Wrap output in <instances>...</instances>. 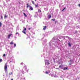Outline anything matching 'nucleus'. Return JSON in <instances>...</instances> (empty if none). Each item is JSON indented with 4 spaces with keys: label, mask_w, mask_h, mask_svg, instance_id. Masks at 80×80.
Returning a JSON list of instances; mask_svg holds the SVG:
<instances>
[{
    "label": "nucleus",
    "mask_w": 80,
    "mask_h": 80,
    "mask_svg": "<svg viewBox=\"0 0 80 80\" xmlns=\"http://www.w3.org/2000/svg\"><path fill=\"white\" fill-rule=\"evenodd\" d=\"M75 33H77V32H78V31H75Z\"/></svg>",
    "instance_id": "34"
},
{
    "label": "nucleus",
    "mask_w": 80,
    "mask_h": 80,
    "mask_svg": "<svg viewBox=\"0 0 80 80\" xmlns=\"http://www.w3.org/2000/svg\"><path fill=\"white\" fill-rule=\"evenodd\" d=\"M54 77H55L56 78H57V77H58V76L57 75H55Z\"/></svg>",
    "instance_id": "20"
},
{
    "label": "nucleus",
    "mask_w": 80,
    "mask_h": 80,
    "mask_svg": "<svg viewBox=\"0 0 80 80\" xmlns=\"http://www.w3.org/2000/svg\"><path fill=\"white\" fill-rule=\"evenodd\" d=\"M30 38V37H28L27 38Z\"/></svg>",
    "instance_id": "49"
},
{
    "label": "nucleus",
    "mask_w": 80,
    "mask_h": 80,
    "mask_svg": "<svg viewBox=\"0 0 80 80\" xmlns=\"http://www.w3.org/2000/svg\"><path fill=\"white\" fill-rule=\"evenodd\" d=\"M9 77H10V76H9Z\"/></svg>",
    "instance_id": "56"
},
{
    "label": "nucleus",
    "mask_w": 80,
    "mask_h": 80,
    "mask_svg": "<svg viewBox=\"0 0 80 80\" xmlns=\"http://www.w3.org/2000/svg\"><path fill=\"white\" fill-rule=\"evenodd\" d=\"M32 2L33 4H35V2H33V1H32Z\"/></svg>",
    "instance_id": "30"
},
{
    "label": "nucleus",
    "mask_w": 80,
    "mask_h": 80,
    "mask_svg": "<svg viewBox=\"0 0 80 80\" xmlns=\"http://www.w3.org/2000/svg\"><path fill=\"white\" fill-rule=\"evenodd\" d=\"M59 68H60L61 69H63V65H61L59 66Z\"/></svg>",
    "instance_id": "7"
},
{
    "label": "nucleus",
    "mask_w": 80,
    "mask_h": 80,
    "mask_svg": "<svg viewBox=\"0 0 80 80\" xmlns=\"http://www.w3.org/2000/svg\"><path fill=\"white\" fill-rule=\"evenodd\" d=\"M28 37V34H26Z\"/></svg>",
    "instance_id": "48"
},
{
    "label": "nucleus",
    "mask_w": 80,
    "mask_h": 80,
    "mask_svg": "<svg viewBox=\"0 0 80 80\" xmlns=\"http://www.w3.org/2000/svg\"><path fill=\"white\" fill-rule=\"evenodd\" d=\"M30 29H31V28H28L29 30H30Z\"/></svg>",
    "instance_id": "43"
},
{
    "label": "nucleus",
    "mask_w": 80,
    "mask_h": 80,
    "mask_svg": "<svg viewBox=\"0 0 80 80\" xmlns=\"http://www.w3.org/2000/svg\"><path fill=\"white\" fill-rule=\"evenodd\" d=\"M18 28H17V30H18Z\"/></svg>",
    "instance_id": "42"
},
{
    "label": "nucleus",
    "mask_w": 80,
    "mask_h": 80,
    "mask_svg": "<svg viewBox=\"0 0 80 80\" xmlns=\"http://www.w3.org/2000/svg\"><path fill=\"white\" fill-rule=\"evenodd\" d=\"M1 19H3V16H1Z\"/></svg>",
    "instance_id": "35"
},
{
    "label": "nucleus",
    "mask_w": 80,
    "mask_h": 80,
    "mask_svg": "<svg viewBox=\"0 0 80 80\" xmlns=\"http://www.w3.org/2000/svg\"><path fill=\"white\" fill-rule=\"evenodd\" d=\"M29 7L30 8V9H29V10L30 11L33 10V8H32L31 6H29Z\"/></svg>",
    "instance_id": "9"
},
{
    "label": "nucleus",
    "mask_w": 80,
    "mask_h": 80,
    "mask_svg": "<svg viewBox=\"0 0 80 80\" xmlns=\"http://www.w3.org/2000/svg\"><path fill=\"white\" fill-rule=\"evenodd\" d=\"M20 65H23V62H21L20 63Z\"/></svg>",
    "instance_id": "32"
},
{
    "label": "nucleus",
    "mask_w": 80,
    "mask_h": 80,
    "mask_svg": "<svg viewBox=\"0 0 80 80\" xmlns=\"http://www.w3.org/2000/svg\"><path fill=\"white\" fill-rule=\"evenodd\" d=\"M49 76L50 75L51 76V77H53V76H54V75H53V74H52L51 73L49 74Z\"/></svg>",
    "instance_id": "15"
},
{
    "label": "nucleus",
    "mask_w": 80,
    "mask_h": 80,
    "mask_svg": "<svg viewBox=\"0 0 80 80\" xmlns=\"http://www.w3.org/2000/svg\"><path fill=\"white\" fill-rule=\"evenodd\" d=\"M43 36H44V37H45V34H43Z\"/></svg>",
    "instance_id": "44"
},
{
    "label": "nucleus",
    "mask_w": 80,
    "mask_h": 80,
    "mask_svg": "<svg viewBox=\"0 0 80 80\" xmlns=\"http://www.w3.org/2000/svg\"><path fill=\"white\" fill-rule=\"evenodd\" d=\"M48 73H50V70H48Z\"/></svg>",
    "instance_id": "38"
},
{
    "label": "nucleus",
    "mask_w": 80,
    "mask_h": 80,
    "mask_svg": "<svg viewBox=\"0 0 80 80\" xmlns=\"http://www.w3.org/2000/svg\"><path fill=\"white\" fill-rule=\"evenodd\" d=\"M10 74L11 75H12V74H13V73H12V72H11V73H9V75H10Z\"/></svg>",
    "instance_id": "39"
},
{
    "label": "nucleus",
    "mask_w": 80,
    "mask_h": 80,
    "mask_svg": "<svg viewBox=\"0 0 80 80\" xmlns=\"http://www.w3.org/2000/svg\"><path fill=\"white\" fill-rule=\"evenodd\" d=\"M57 21H55V23H56H56H57Z\"/></svg>",
    "instance_id": "46"
},
{
    "label": "nucleus",
    "mask_w": 80,
    "mask_h": 80,
    "mask_svg": "<svg viewBox=\"0 0 80 80\" xmlns=\"http://www.w3.org/2000/svg\"><path fill=\"white\" fill-rule=\"evenodd\" d=\"M16 35H17L18 34V36H19L20 35V34L18 33V32H17L15 34Z\"/></svg>",
    "instance_id": "22"
},
{
    "label": "nucleus",
    "mask_w": 80,
    "mask_h": 80,
    "mask_svg": "<svg viewBox=\"0 0 80 80\" xmlns=\"http://www.w3.org/2000/svg\"><path fill=\"white\" fill-rule=\"evenodd\" d=\"M38 12H41V10H38Z\"/></svg>",
    "instance_id": "40"
},
{
    "label": "nucleus",
    "mask_w": 80,
    "mask_h": 80,
    "mask_svg": "<svg viewBox=\"0 0 80 80\" xmlns=\"http://www.w3.org/2000/svg\"><path fill=\"white\" fill-rule=\"evenodd\" d=\"M8 1H10V0H8Z\"/></svg>",
    "instance_id": "54"
},
{
    "label": "nucleus",
    "mask_w": 80,
    "mask_h": 80,
    "mask_svg": "<svg viewBox=\"0 0 80 80\" xmlns=\"http://www.w3.org/2000/svg\"><path fill=\"white\" fill-rule=\"evenodd\" d=\"M51 17H52V16L50 14L48 15V19H50V18Z\"/></svg>",
    "instance_id": "11"
},
{
    "label": "nucleus",
    "mask_w": 80,
    "mask_h": 80,
    "mask_svg": "<svg viewBox=\"0 0 80 80\" xmlns=\"http://www.w3.org/2000/svg\"><path fill=\"white\" fill-rule=\"evenodd\" d=\"M6 2H7V1H6Z\"/></svg>",
    "instance_id": "57"
},
{
    "label": "nucleus",
    "mask_w": 80,
    "mask_h": 80,
    "mask_svg": "<svg viewBox=\"0 0 80 80\" xmlns=\"http://www.w3.org/2000/svg\"><path fill=\"white\" fill-rule=\"evenodd\" d=\"M16 44L15 43H14V47L15 48V47H16Z\"/></svg>",
    "instance_id": "27"
},
{
    "label": "nucleus",
    "mask_w": 80,
    "mask_h": 80,
    "mask_svg": "<svg viewBox=\"0 0 80 80\" xmlns=\"http://www.w3.org/2000/svg\"><path fill=\"white\" fill-rule=\"evenodd\" d=\"M35 7L37 8L38 7V4H37V5H35Z\"/></svg>",
    "instance_id": "24"
},
{
    "label": "nucleus",
    "mask_w": 80,
    "mask_h": 80,
    "mask_svg": "<svg viewBox=\"0 0 80 80\" xmlns=\"http://www.w3.org/2000/svg\"><path fill=\"white\" fill-rule=\"evenodd\" d=\"M10 45H13V42L12 41L10 42Z\"/></svg>",
    "instance_id": "17"
},
{
    "label": "nucleus",
    "mask_w": 80,
    "mask_h": 80,
    "mask_svg": "<svg viewBox=\"0 0 80 80\" xmlns=\"http://www.w3.org/2000/svg\"><path fill=\"white\" fill-rule=\"evenodd\" d=\"M30 7V6H29V5H28V4L27 3V8H28V7Z\"/></svg>",
    "instance_id": "18"
},
{
    "label": "nucleus",
    "mask_w": 80,
    "mask_h": 80,
    "mask_svg": "<svg viewBox=\"0 0 80 80\" xmlns=\"http://www.w3.org/2000/svg\"><path fill=\"white\" fill-rule=\"evenodd\" d=\"M52 21H53L54 22L55 21V19H52Z\"/></svg>",
    "instance_id": "28"
},
{
    "label": "nucleus",
    "mask_w": 80,
    "mask_h": 80,
    "mask_svg": "<svg viewBox=\"0 0 80 80\" xmlns=\"http://www.w3.org/2000/svg\"><path fill=\"white\" fill-rule=\"evenodd\" d=\"M3 57H5V56H6V54H4L3 55Z\"/></svg>",
    "instance_id": "36"
},
{
    "label": "nucleus",
    "mask_w": 80,
    "mask_h": 80,
    "mask_svg": "<svg viewBox=\"0 0 80 80\" xmlns=\"http://www.w3.org/2000/svg\"><path fill=\"white\" fill-rule=\"evenodd\" d=\"M47 39H45L44 41H43L42 42V44L43 45H45V43H47Z\"/></svg>",
    "instance_id": "5"
},
{
    "label": "nucleus",
    "mask_w": 80,
    "mask_h": 80,
    "mask_svg": "<svg viewBox=\"0 0 80 80\" xmlns=\"http://www.w3.org/2000/svg\"><path fill=\"white\" fill-rule=\"evenodd\" d=\"M68 67H64L63 69V70H68Z\"/></svg>",
    "instance_id": "12"
},
{
    "label": "nucleus",
    "mask_w": 80,
    "mask_h": 80,
    "mask_svg": "<svg viewBox=\"0 0 80 80\" xmlns=\"http://www.w3.org/2000/svg\"><path fill=\"white\" fill-rule=\"evenodd\" d=\"M16 39L17 38V37H16V36L15 37Z\"/></svg>",
    "instance_id": "51"
},
{
    "label": "nucleus",
    "mask_w": 80,
    "mask_h": 80,
    "mask_svg": "<svg viewBox=\"0 0 80 80\" xmlns=\"http://www.w3.org/2000/svg\"><path fill=\"white\" fill-rule=\"evenodd\" d=\"M64 77H65V76L63 75H62L60 76L61 78H64Z\"/></svg>",
    "instance_id": "21"
},
{
    "label": "nucleus",
    "mask_w": 80,
    "mask_h": 80,
    "mask_svg": "<svg viewBox=\"0 0 80 80\" xmlns=\"http://www.w3.org/2000/svg\"><path fill=\"white\" fill-rule=\"evenodd\" d=\"M47 45H46L44 47L43 49V52H45V51H47Z\"/></svg>",
    "instance_id": "3"
},
{
    "label": "nucleus",
    "mask_w": 80,
    "mask_h": 80,
    "mask_svg": "<svg viewBox=\"0 0 80 80\" xmlns=\"http://www.w3.org/2000/svg\"><path fill=\"white\" fill-rule=\"evenodd\" d=\"M68 46L70 47H71V46H72V44H71V43H70V42H68Z\"/></svg>",
    "instance_id": "8"
},
{
    "label": "nucleus",
    "mask_w": 80,
    "mask_h": 80,
    "mask_svg": "<svg viewBox=\"0 0 80 80\" xmlns=\"http://www.w3.org/2000/svg\"><path fill=\"white\" fill-rule=\"evenodd\" d=\"M78 6H79V7H80V4H78Z\"/></svg>",
    "instance_id": "47"
},
{
    "label": "nucleus",
    "mask_w": 80,
    "mask_h": 80,
    "mask_svg": "<svg viewBox=\"0 0 80 80\" xmlns=\"http://www.w3.org/2000/svg\"><path fill=\"white\" fill-rule=\"evenodd\" d=\"M71 64H72L71 63H70V64H69V65H71Z\"/></svg>",
    "instance_id": "50"
},
{
    "label": "nucleus",
    "mask_w": 80,
    "mask_h": 80,
    "mask_svg": "<svg viewBox=\"0 0 80 80\" xmlns=\"http://www.w3.org/2000/svg\"><path fill=\"white\" fill-rule=\"evenodd\" d=\"M37 15H38V14L36 13L35 15V16H34L35 17H37Z\"/></svg>",
    "instance_id": "16"
},
{
    "label": "nucleus",
    "mask_w": 80,
    "mask_h": 80,
    "mask_svg": "<svg viewBox=\"0 0 80 80\" xmlns=\"http://www.w3.org/2000/svg\"><path fill=\"white\" fill-rule=\"evenodd\" d=\"M2 62V59H0V63H1Z\"/></svg>",
    "instance_id": "29"
},
{
    "label": "nucleus",
    "mask_w": 80,
    "mask_h": 80,
    "mask_svg": "<svg viewBox=\"0 0 80 80\" xmlns=\"http://www.w3.org/2000/svg\"><path fill=\"white\" fill-rule=\"evenodd\" d=\"M47 28V26H45L43 28V30H45L46 29V28Z\"/></svg>",
    "instance_id": "19"
},
{
    "label": "nucleus",
    "mask_w": 80,
    "mask_h": 80,
    "mask_svg": "<svg viewBox=\"0 0 80 80\" xmlns=\"http://www.w3.org/2000/svg\"><path fill=\"white\" fill-rule=\"evenodd\" d=\"M4 70L6 73H7V63L5 64L4 66Z\"/></svg>",
    "instance_id": "2"
},
{
    "label": "nucleus",
    "mask_w": 80,
    "mask_h": 80,
    "mask_svg": "<svg viewBox=\"0 0 80 80\" xmlns=\"http://www.w3.org/2000/svg\"><path fill=\"white\" fill-rule=\"evenodd\" d=\"M65 9H66V8H64L62 10V11L63 12V11H64V10H65Z\"/></svg>",
    "instance_id": "25"
},
{
    "label": "nucleus",
    "mask_w": 80,
    "mask_h": 80,
    "mask_svg": "<svg viewBox=\"0 0 80 80\" xmlns=\"http://www.w3.org/2000/svg\"><path fill=\"white\" fill-rule=\"evenodd\" d=\"M70 62H73V61L72 60H71L70 61Z\"/></svg>",
    "instance_id": "41"
},
{
    "label": "nucleus",
    "mask_w": 80,
    "mask_h": 80,
    "mask_svg": "<svg viewBox=\"0 0 80 80\" xmlns=\"http://www.w3.org/2000/svg\"><path fill=\"white\" fill-rule=\"evenodd\" d=\"M44 9L45 11H47L48 10V8H44Z\"/></svg>",
    "instance_id": "13"
},
{
    "label": "nucleus",
    "mask_w": 80,
    "mask_h": 80,
    "mask_svg": "<svg viewBox=\"0 0 80 80\" xmlns=\"http://www.w3.org/2000/svg\"><path fill=\"white\" fill-rule=\"evenodd\" d=\"M57 69H59V68H57Z\"/></svg>",
    "instance_id": "53"
},
{
    "label": "nucleus",
    "mask_w": 80,
    "mask_h": 80,
    "mask_svg": "<svg viewBox=\"0 0 80 80\" xmlns=\"http://www.w3.org/2000/svg\"><path fill=\"white\" fill-rule=\"evenodd\" d=\"M8 16H7L5 14L4 15V18H7Z\"/></svg>",
    "instance_id": "14"
},
{
    "label": "nucleus",
    "mask_w": 80,
    "mask_h": 80,
    "mask_svg": "<svg viewBox=\"0 0 80 80\" xmlns=\"http://www.w3.org/2000/svg\"><path fill=\"white\" fill-rule=\"evenodd\" d=\"M42 40H43V38L42 39Z\"/></svg>",
    "instance_id": "55"
},
{
    "label": "nucleus",
    "mask_w": 80,
    "mask_h": 80,
    "mask_svg": "<svg viewBox=\"0 0 80 80\" xmlns=\"http://www.w3.org/2000/svg\"><path fill=\"white\" fill-rule=\"evenodd\" d=\"M60 43V40L57 37L52 38L49 42V47L50 50H55L56 47H58Z\"/></svg>",
    "instance_id": "1"
},
{
    "label": "nucleus",
    "mask_w": 80,
    "mask_h": 80,
    "mask_svg": "<svg viewBox=\"0 0 80 80\" xmlns=\"http://www.w3.org/2000/svg\"><path fill=\"white\" fill-rule=\"evenodd\" d=\"M22 73H23V74H24V72H22Z\"/></svg>",
    "instance_id": "45"
},
{
    "label": "nucleus",
    "mask_w": 80,
    "mask_h": 80,
    "mask_svg": "<svg viewBox=\"0 0 80 80\" xmlns=\"http://www.w3.org/2000/svg\"><path fill=\"white\" fill-rule=\"evenodd\" d=\"M45 73L46 74H48V73H49L48 72H46Z\"/></svg>",
    "instance_id": "31"
},
{
    "label": "nucleus",
    "mask_w": 80,
    "mask_h": 80,
    "mask_svg": "<svg viewBox=\"0 0 80 80\" xmlns=\"http://www.w3.org/2000/svg\"><path fill=\"white\" fill-rule=\"evenodd\" d=\"M28 70H29V69H28V70H26V72H28Z\"/></svg>",
    "instance_id": "33"
},
{
    "label": "nucleus",
    "mask_w": 80,
    "mask_h": 80,
    "mask_svg": "<svg viewBox=\"0 0 80 80\" xmlns=\"http://www.w3.org/2000/svg\"><path fill=\"white\" fill-rule=\"evenodd\" d=\"M24 68H25L26 70H27V66H25L24 67Z\"/></svg>",
    "instance_id": "37"
},
{
    "label": "nucleus",
    "mask_w": 80,
    "mask_h": 80,
    "mask_svg": "<svg viewBox=\"0 0 80 80\" xmlns=\"http://www.w3.org/2000/svg\"><path fill=\"white\" fill-rule=\"evenodd\" d=\"M11 80H13V79H12Z\"/></svg>",
    "instance_id": "52"
},
{
    "label": "nucleus",
    "mask_w": 80,
    "mask_h": 80,
    "mask_svg": "<svg viewBox=\"0 0 80 80\" xmlns=\"http://www.w3.org/2000/svg\"><path fill=\"white\" fill-rule=\"evenodd\" d=\"M12 34H9L8 36V38L9 39L10 38V37H11L12 36Z\"/></svg>",
    "instance_id": "10"
},
{
    "label": "nucleus",
    "mask_w": 80,
    "mask_h": 80,
    "mask_svg": "<svg viewBox=\"0 0 80 80\" xmlns=\"http://www.w3.org/2000/svg\"><path fill=\"white\" fill-rule=\"evenodd\" d=\"M23 14H24V16H25V17H27V15H26V14H25V13H24Z\"/></svg>",
    "instance_id": "23"
},
{
    "label": "nucleus",
    "mask_w": 80,
    "mask_h": 80,
    "mask_svg": "<svg viewBox=\"0 0 80 80\" xmlns=\"http://www.w3.org/2000/svg\"><path fill=\"white\" fill-rule=\"evenodd\" d=\"M2 25V22H0V27H1Z\"/></svg>",
    "instance_id": "26"
},
{
    "label": "nucleus",
    "mask_w": 80,
    "mask_h": 80,
    "mask_svg": "<svg viewBox=\"0 0 80 80\" xmlns=\"http://www.w3.org/2000/svg\"><path fill=\"white\" fill-rule=\"evenodd\" d=\"M45 65H49V63H50V62H49V61L48 60H45Z\"/></svg>",
    "instance_id": "4"
},
{
    "label": "nucleus",
    "mask_w": 80,
    "mask_h": 80,
    "mask_svg": "<svg viewBox=\"0 0 80 80\" xmlns=\"http://www.w3.org/2000/svg\"><path fill=\"white\" fill-rule=\"evenodd\" d=\"M27 29L26 28H24V29H23L22 31V33H24V34H25L26 35V32H25V31Z\"/></svg>",
    "instance_id": "6"
},
{
    "label": "nucleus",
    "mask_w": 80,
    "mask_h": 80,
    "mask_svg": "<svg viewBox=\"0 0 80 80\" xmlns=\"http://www.w3.org/2000/svg\"><path fill=\"white\" fill-rule=\"evenodd\" d=\"M41 57H42V56H41Z\"/></svg>",
    "instance_id": "58"
}]
</instances>
